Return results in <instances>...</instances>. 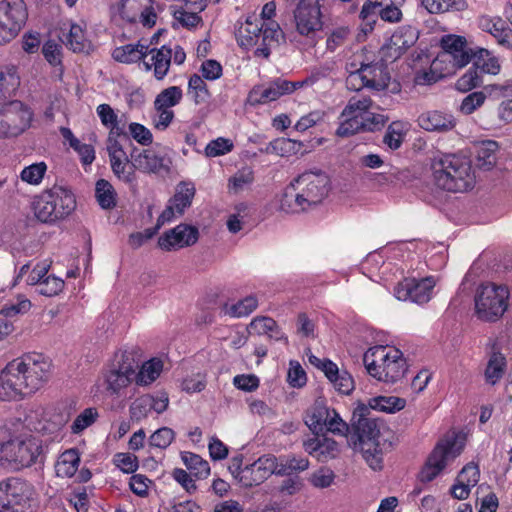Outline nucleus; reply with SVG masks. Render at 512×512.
<instances>
[{
	"label": "nucleus",
	"instance_id": "obj_27",
	"mask_svg": "<svg viewBox=\"0 0 512 512\" xmlns=\"http://www.w3.org/2000/svg\"><path fill=\"white\" fill-rule=\"evenodd\" d=\"M262 29L263 23L256 18L253 21L252 17H248L236 32L238 44L246 49L253 47L261 38Z\"/></svg>",
	"mask_w": 512,
	"mask_h": 512
},
{
	"label": "nucleus",
	"instance_id": "obj_14",
	"mask_svg": "<svg viewBox=\"0 0 512 512\" xmlns=\"http://www.w3.org/2000/svg\"><path fill=\"white\" fill-rule=\"evenodd\" d=\"M277 457L273 454H266L259 457L252 464L244 468H237V480L244 487L258 486L267 480L271 475H276Z\"/></svg>",
	"mask_w": 512,
	"mask_h": 512
},
{
	"label": "nucleus",
	"instance_id": "obj_15",
	"mask_svg": "<svg viewBox=\"0 0 512 512\" xmlns=\"http://www.w3.org/2000/svg\"><path fill=\"white\" fill-rule=\"evenodd\" d=\"M435 285L436 281L433 277H425L422 279L405 278L395 286L394 295L401 301L424 304L431 299Z\"/></svg>",
	"mask_w": 512,
	"mask_h": 512
},
{
	"label": "nucleus",
	"instance_id": "obj_1",
	"mask_svg": "<svg viewBox=\"0 0 512 512\" xmlns=\"http://www.w3.org/2000/svg\"><path fill=\"white\" fill-rule=\"evenodd\" d=\"M406 405L404 398L396 396H377L371 398L368 404L359 403L352 414V428L359 444L363 458L373 470H380L383 462V452L380 443V429L377 420L372 418L371 410L395 413Z\"/></svg>",
	"mask_w": 512,
	"mask_h": 512
},
{
	"label": "nucleus",
	"instance_id": "obj_3",
	"mask_svg": "<svg viewBox=\"0 0 512 512\" xmlns=\"http://www.w3.org/2000/svg\"><path fill=\"white\" fill-rule=\"evenodd\" d=\"M329 183L325 172L305 171L285 189L280 200L281 209L297 213L320 204L328 194Z\"/></svg>",
	"mask_w": 512,
	"mask_h": 512
},
{
	"label": "nucleus",
	"instance_id": "obj_6",
	"mask_svg": "<svg viewBox=\"0 0 512 512\" xmlns=\"http://www.w3.org/2000/svg\"><path fill=\"white\" fill-rule=\"evenodd\" d=\"M509 296L506 285L493 282L481 283L474 293L475 316L483 322H497L509 307Z\"/></svg>",
	"mask_w": 512,
	"mask_h": 512
},
{
	"label": "nucleus",
	"instance_id": "obj_35",
	"mask_svg": "<svg viewBox=\"0 0 512 512\" xmlns=\"http://www.w3.org/2000/svg\"><path fill=\"white\" fill-rule=\"evenodd\" d=\"M181 459L186 468L197 479H205L210 475L209 463L200 455L184 451L181 452Z\"/></svg>",
	"mask_w": 512,
	"mask_h": 512
},
{
	"label": "nucleus",
	"instance_id": "obj_30",
	"mask_svg": "<svg viewBox=\"0 0 512 512\" xmlns=\"http://www.w3.org/2000/svg\"><path fill=\"white\" fill-rule=\"evenodd\" d=\"M195 192L196 190L193 183L180 182L176 187L174 196L168 203L174 206L177 214L183 215L185 210L191 206Z\"/></svg>",
	"mask_w": 512,
	"mask_h": 512
},
{
	"label": "nucleus",
	"instance_id": "obj_44",
	"mask_svg": "<svg viewBox=\"0 0 512 512\" xmlns=\"http://www.w3.org/2000/svg\"><path fill=\"white\" fill-rule=\"evenodd\" d=\"M407 128L402 121H393L387 128L383 137V143L390 149L396 150L400 148L404 141Z\"/></svg>",
	"mask_w": 512,
	"mask_h": 512
},
{
	"label": "nucleus",
	"instance_id": "obj_16",
	"mask_svg": "<svg viewBox=\"0 0 512 512\" xmlns=\"http://www.w3.org/2000/svg\"><path fill=\"white\" fill-rule=\"evenodd\" d=\"M294 19L299 34L309 36L322 28L319 0H300Z\"/></svg>",
	"mask_w": 512,
	"mask_h": 512
},
{
	"label": "nucleus",
	"instance_id": "obj_8",
	"mask_svg": "<svg viewBox=\"0 0 512 512\" xmlns=\"http://www.w3.org/2000/svg\"><path fill=\"white\" fill-rule=\"evenodd\" d=\"M464 448L456 434L446 435L440 439L430 453L424 467L419 473L422 482H431L446 467L448 460L458 457Z\"/></svg>",
	"mask_w": 512,
	"mask_h": 512
},
{
	"label": "nucleus",
	"instance_id": "obj_63",
	"mask_svg": "<svg viewBox=\"0 0 512 512\" xmlns=\"http://www.w3.org/2000/svg\"><path fill=\"white\" fill-rule=\"evenodd\" d=\"M287 378L292 387H302L307 381L306 373L297 361H290Z\"/></svg>",
	"mask_w": 512,
	"mask_h": 512
},
{
	"label": "nucleus",
	"instance_id": "obj_60",
	"mask_svg": "<svg viewBox=\"0 0 512 512\" xmlns=\"http://www.w3.org/2000/svg\"><path fill=\"white\" fill-rule=\"evenodd\" d=\"M309 480L316 488H328L334 483L335 473L329 468H320L311 475Z\"/></svg>",
	"mask_w": 512,
	"mask_h": 512
},
{
	"label": "nucleus",
	"instance_id": "obj_39",
	"mask_svg": "<svg viewBox=\"0 0 512 512\" xmlns=\"http://www.w3.org/2000/svg\"><path fill=\"white\" fill-rule=\"evenodd\" d=\"M506 369V358L500 352H493L488 360L485 369V380L491 385H495L503 376Z\"/></svg>",
	"mask_w": 512,
	"mask_h": 512
},
{
	"label": "nucleus",
	"instance_id": "obj_31",
	"mask_svg": "<svg viewBox=\"0 0 512 512\" xmlns=\"http://www.w3.org/2000/svg\"><path fill=\"white\" fill-rule=\"evenodd\" d=\"M328 380L334 388L341 394L349 395L354 390V380L346 370H339L335 363H327Z\"/></svg>",
	"mask_w": 512,
	"mask_h": 512
},
{
	"label": "nucleus",
	"instance_id": "obj_34",
	"mask_svg": "<svg viewBox=\"0 0 512 512\" xmlns=\"http://www.w3.org/2000/svg\"><path fill=\"white\" fill-rule=\"evenodd\" d=\"M422 6L431 14L461 12L467 9L466 0H420Z\"/></svg>",
	"mask_w": 512,
	"mask_h": 512
},
{
	"label": "nucleus",
	"instance_id": "obj_52",
	"mask_svg": "<svg viewBox=\"0 0 512 512\" xmlns=\"http://www.w3.org/2000/svg\"><path fill=\"white\" fill-rule=\"evenodd\" d=\"M36 286V292L46 297H52L62 291L64 281L55 276H47L41 283Z\"/></svg>",
	"mask_w": 512,
	"mask_h": 512
},
{
	"label": "nucleus",
	"instance_id": "obj_22",
	"mask_svg": "<svg viewBox=\"0 0 512 512\" xmlns=\"http://www.w3.org/2000/svg\"><path fill=\"white\" fill-rule=\"evenodd\" d=\"M417 122L426 131L445 133L453 130L457 121L451 113L433 110L419 115Z\"/></svg>",
	"mask_w": 512,
	"mask_h": 512
},
{
	"label": "nucleus",
	"instance_id": "obj_26",
	"mask_svg": "<svg viewBox=\"0 0 512 512\" xmlns=\"http://www.w3.org/2000/svg\"><path fill=\"white\" fill-rule=\"evenodd\" d=\"M20 86V77L14 66L0 70V104L8 103Z\"/></svg>",
	"mask_w": 512,
	"mask_h": 512
},
{
	"label": "nucleus",
	"instance_id": "obj_42",
	"mask_svg": "<svg viewBox=\"0 0 512 512\" xmlns=\"http://www.w3.org/2000/svg\"><path fill=\"white\" fill-rule=\"evenodd\" d=\"M113 173L125 183H133L136 180L134 161L124 160L123 157L112 156L110 160Z\"/></svg>",
	"mask_w": 512,
	"mask_h": 512
},
{
	"label": "nucleus",
	"instance_id": "obj_48",
	"mask_svg": "<svg viewBox=\"0 0 512 512\" xmlns=\"http://www.w3.org/2000/svg\"><path fill=\"white\" fill-rule=\"evenodd\" d=\"M384 5L380 0H367L360 11V18L364 22V33L371 32L376 23V16L379 15V9Z\"/></svg>",
	"mask_w": 512,
	"mask_h": 512
},
{
	"label": "nucleus",
	"instance_id": "obj_4",
	"mask_svg": "<svg viewBox=\"0 0 512 512\" xmlns=\"http://www.w3.org/2000/svg\"><path fill=\"white\" fill-rule=\"evenodd\" d=\"M435 185L449 192H465L474 187L475 175L469 158L460 154H443L432 163Z\"/></svg>",
	"mask_w": 512,
	"mask_h": 512
},
{
	"label": "nucleus",
	"instance_id": "obj_17",
	"mask_svg": "<svg viewBox=\"0 0 512 512\" xmlns=\"http://www.w3.org/2000/svg\"><path fill=\"white\" fill-rule=\"evenodd\" d=\"M357 77L362 81V86L376 91L387 89L391 79L387 64L383 61L362 63L357 71L350 74L349 79Z\"/></svg>",
	"mask_w": 512,
	"mask_h": 512
},
{
	"label": "nucleus",
	"instance_id": "obj_5",
	"mask_svg": "<svg viewBox=\"0 0 512 512\" xmlns=\"http://www.w3.org/2000/svg\"><path fill=\"white\" fill-rule=\"evenodd\" d=\"M363 362L371 376L386 383L397 382L407 372L402 352L396 348L389 351L384 346L370 348L364 354Z\"/></svg>",
	"mask_w": 512,
	"mask_h": 512
},
{
	"label": "nucleus",
	"instance_id": "obj_7",
	"mask_svg": "<svg viewBox=\"0 0 512 512\" xmlns=\"http://www.w3.org/2000/svg\"><path fill=\"white\" fill-rule=\"evenodd\" d=\"M76 208L74 194L62 186L43 191L33 202L36 218L43 223H54L68 217Z\"/></svg>",
	"mask_w": 512,
	"mask_h": 512
},
{
	"label": "nucleus",
	"instance_id": "obj_49",
	"mask_svg": "<svg viewBox=\"0 0 512 512\" xmlns=\"http://www.w3.org/2000/svg\"><path fill=\"white\" fill-rule=\"evenodd\" d=\"M182 89L178 86H171L162 90L154 101L155 108H170L176 106L182 100Z\"/></svg>",
	"mask_w": 512,
	"mask_h": 512
},
{
	"label": "nucleus",
	"instance_id": "obj_36",
	"mask_svg": "<svg viewBox=\"0 0 512 512\" xmlns=\"http://www.w3.org/2000/svg\"><path fill=\"white\" fill-rule=\"evenodd\" d=\"M331 414L328 416L327 422L325 424V432H331L333 434L346 436L348 434H351L350 441L354 447V449H359V444L357 443L356 446L354 442L356 441V438L354 436V430L352 428V422L347 424L339 415V413L335 409L330 410Z\"/></svg>",
	"mask_w": 512,
	"mask_h": 512
},
{
	"label": "nucleus",
	"instance_id": "obj_38",
	"mask_svg": "<svg viewBox=\"0 0 512 512\" xmlns=\"http://www.w3.org/2000/svg\"><path fill=\"white\" fill-rule=\"evenodd\" d=\"M163 363L160 359L153 358L142 364L138 373L135 372V381L137 385H149L154 382L161 374Z\"/></svg>",
	"mask_w": 512,
	"mask_h": 512
},
{
	"label": "nucleus",
	"instance_id": "obj_23",
	"mask_svg": "<svg viewBox=\"0 0 512 512\" xmlns=\"http://www.w3.org/2000/svg\"><path fill=\"white\" fill-rule=\"evenodd\" d=\"M130 158L134 161V167L144 173H159L162 170L168 171L169 167L164 164V159L150 150L140 151L134 147Z\"/></svg>",
	"mask_w": 512,
	"mask_h": 512
},
{
	"label": "nucleus",
	"instance_id": "obj_64",
	"mask_svg": "<svg viewBox=\"0 0 512 512\" xmlns=\"http://www.w3.org/2000/svg\"><path fill=\"white\" fill-rule=\"evenodd\" d=\"M479 468L473 462L466 464L459 472L457 481L469 484L471 487L475 486L479 481Z\"/></svg>",
	"mask_w": 512,
	"mask_h": 512
},
{
	"label": "nucleus",
	"instance_id": "obj_18",
	"mask_svg": "<svg viewBox=\"0 0 512 512\" xmlns=\"http://www.w3.org/2000/svg\"><path fill=\"white\" fill-rule=\"evenodd\" d=\"M198 238L199 230L197 227L188 224H179L160 236L158 245L165 251H171L175 248L194 245L198 241Z\"/></svg>",
	"mask_w": 512,
	"mask_h": 512
},
{
	"label": "nucleus",
	"instance_id": "obj_51",
	"mask_svg": "<svg viewBox=\"0 0 512 512\" xmlns=\"http://www.w3.org/2000/svg\"><path fill=\"white\" fill-rule=\"evenodd\" d=\"M188 90L190 93H193L196 104L205 103L210 98L208 87L198 74H193L189 78Z\"/></svg>",
	"mask_w": 512,
	"mask_h": 512
},
{
	"label": "nucleus",
	"instance_id": "obj_54",
	"mask_svg": "<svg viewBox=\"0 0 512 512\" xmlns=\"http://www.w3.org/2000/svg\"><path fill=\"white\" fill-rule=\"evenodd\" d=\"M175 438V432L169 427H161L156 430L149 438V444L152 447L166 449Z\"/></svg>",
	"mask_w": 512,
	"mask_h": 512
},
{
	"label": "nucleus",
	"instance_id": "obj_58",
	"mask_svg": "<svg viewBox=\"0 0 512 512\" xmlns=\"http://www.w3.org/2000/svg\"><path fill=\"white\" fill-rule=\"evenodd\" d=\"M371 105L372 100L369 97H362L360 99L353 97L343 109L342 115H351V113L365 115L368 113V109Z\"/></svg>",
	"mask_w": 512,
	"mask_h": 512
},
{
	"label": "nucleus",
	"instance_id": "obj_50",
	"mask_svg": "<svg viewBox=\"0 0 512 512\" xmlns=\"http://www.w3.org/2000/svg\"><path fill=\"white\" fill-rule=\"evenodd\" d=\"M138 50V46L134 44H127L124 46L116 47L112 52V57L115 61L121 63H136L143 59V54Z\"/></svg>",
	"mask_w": 512,
	"mask_h": 512
},
{
	"label": "nucleus",
	"instance_id": "obj_10",
	"mask_svg": "<svg viewBox=\"0 0 512 512\" xmlns=\"http://www.w3.org/2000/svg\"><path fill=\"white\" fill-rule=\"evenodd\" d=\"M116 363L106 376L107 389L118 394L121 389L127 387L135 379V371L140 366V358L137 351H123L115 355Z\"/></svg>",
	"mask_w": 512,
	"mask_h": 512
},
{
	"label": "nucleus",
	"instance_id": "obj_28",
	"mask_svg": "<svg viewBox=\"0 0 512 512\" xmlns=\"http://www.w3.org/2000/svg\"><path fill=\"white\" fill-rule=\"evenodd\" d=\"M250 330L259 335H267L270 339L280 341L284 340L288 343V339L284 332L280 329L277 322L270 317H256L249 325Z\"/></svg>",
	"mask_w": 512,
	"mask_h": 512
},
{
	"label": "nucleus",
	"instance_id": "obj_20",
	"mask_svg": "<svg viewBox=\"0 0 512 512\" xmlns=\"http://www.w3.org/2000/svg\"><path fill=\"white\" fill-rule=\"evenodd\" d=\"M288 80L276 78L269 82L267 86L259 85L253 87L248 94V102L252 106L265 104L279 99L281 96L289 94Z\"/></svg>",
	"mask_w": 512,
	"mask_h": 512
},
{
	"label": "nucleus",
	"instance_id": "obj_57",
	"mask_svg": "<svg viewBox=\"0 0 512 512\" xmlns=\"http://www.w3.org/2000/svg\"><path fill=\"white\" fill-rule=\"evenodd\" d=\"M129 411L132 420L140 421L145 418L151 411L149 394L143 395L132 402Z\"/></svg>",
	"mask_w": 512,
	"mask_h": 512
},
{
	"label": "nucleus",
	"instance_id": "obj_47",
	"mask_svg": "<svg viewBox=\"0 0 512 512\" xmlns=\"http://www.w3.org/2000/svg\"><path fill=\"white\" fill-rule=\"evenodd\" d=\"M340 117L343 118V121L340 122L336 130V135L338 137H349L363 131V120L361 115L351 113V115L341 114Z\"/></svg>",
	"mask_w": 512,
	"mask_h": 512
},
{
	"label": "nucleus",
	"instance_id": "obj_45",
	"mask_svg": "<svg viewBox=\"0 0 512 512\" xmlns=\"http://www.w3.org/2000/svg\"><path fill=\"white\" fill-rule=\"evenodd\" d=\"M80 455L76 449L65 451L57 463V472L66 477H72L78 470Z\"/></svg>",
	"mask_w": 512,
	"mask_h": 512
},
{
	"label": "nucleus",
	"instance_id": "obj_53",
	"mask_svg": "<svg viewBox=\"0 0 512 512\" xmlns=\"http://www.w3.org/2000/svg\"><path fill=\"white\" fill-rule=\"evenodd\" d=\"M98 412L95 408H86L81 412L73 421L71 425V432L79 434L87 427L91 426L97 419Z\"/></svg>",
	"mask_w": 512,
	"mask_h": 512
},
{
	"label": "nucleus",
	"instance_id": "obj_19",
	"mask_svg": "<svg viewBox=\"0 0 512 512\" xmlns=\"http://www.w3.org/2000/svg\"><path fill=\"white\" fill-rule=\"evenodd\" d=\"M443 53L440 57L449 61L456 68H462L471 61V49L467 46L464 37L458 35H445L441 39Z\"/></svg>",
	"mask_w": 512,
	"mask_h": 512
},
{
	"label": "nucleus",
	"instance_id": "obj_62",
	"mask_svg": "<svg viewBox=\"0 0 512 512\" xmlns=\"http://www.w3.org/2000/svg\"><path fill=\"white\" fill-rule=\"evenodd\" d=\"M485 99L486 95L483 92H472L463 99L460 110L463 114L469 115L480 107Z\"/></svg>",
	"mask_w": 512,
	"mask_h": 512
},
{
	"label": "nucleus",
	"instance_id": "obj_11",
	"mask_svg": "<svg viewBox=\"0 0 512 512\" xmlns=\"http://www.w3.org/2000/svg\"><path fill=\"white\" fill-rule=\"evenodd\" d=\"M28 17L23 0H3L0 2V45L13 40Z\"/></svg>",
	"mask_w": 512,
	"mask_h": 512
},
{
	"label": "nucleus",
	"instance_id": "obj_2",
	"mask_svg": "<svg viewBox=\"0 0 512 512\" xmlns=\"http://www.w3.org/2000/svg\"><path fill=\"white\" fill-rule=\"evenodd\" d=\"M49 372L50 364L41 354L12 360L0 373V400H20L35 393L48 380Z\"/></svg>",
	"mask_w": 512,
	"mask_h": 512
},
{
	"label": "nucleus",
	"instance_id": "obj_40",
	"mask_svg": "<svg viewBox=\"0 0 512 512\" xmlns=\"http://www.w3.org/2000/svg\"><path fill=\"white\" fill-rule=\"evenodd\" d=\"M95 197L102 209L110 210L116 206V192L111 183L99 179L95 184Z\"/></svg>",
	"mask_w": 512,
	"mask_h": 512
},
{
	"label": "nucleus",
	"instance_id": "obj_24",
	"mask_svg": "<svg viewBox=\"0 0 512 512\" xmlns=\"http://www.w3.org/2000/svg\"><path fill=\"white\" fill-rule=\"evenodd\" d=\"M479 26L493 35L500 45L512 48V30L502 18L481 17Z\"/></svg>",
	"mask_w": 512,
	"mask_h": 512
},
{
	"label": "nucleus",
	"instance_id": "obj_25",
	"mask_svg": "<svg viewBox=\"0 0 512 512\" xmlns=\"http://www.w3.org/2000/svg\"><path fill=\"white\" fill-rule=\"evenodd\" d=\"M150 52L155 53L151 57V63L144 62L145 69L149 71L153 68L154 77L157 80H163L168 74L171 65L172 48L167 45H163L159 49L152 48Z\"/></svg>",
	"mask_w": 512,
	"mask_h": 512
},
{
	"label": "nucleus",
	"instance_id": "obj_13",
	"mask_svg": "<svg viewBox=\"0 0 512 512\" xmlns=\"http://www.w3.org/2000/svg\"><path fill=\"white\" fill-rule=\"evenodd\" d=\"M32 115L21 101L5 103L0 109V137H16L23 133L30 126Z\"/></svg>",
	"mask_w": 512,
	"mask_h": 512
},
{
	"label": "nucleus",
	"instance_id": "obj_21",
	"mask_svg": "<svg viewBox=\"0 0 512 512\" xmlns=\"http://www.w3.org/2000/svg\"><path fill=\"white\" fill-rule=\"evenodd\" d=\"M303 446L307 453L322 463L335 459L340 454L338 443L334 439L326 437L324 433L322 437L315 435L314 438L304 441Z\"/></svg>",
	"mask_w": 512,
	"mask_h": 512
},
{
	"label": "nucleus",
	"instance_id": "obj_12",
	"mask_svg": "<svg viewBox=\"0 0 512 512\" xmlns=\"http://www.w3.org/2000/svg\"><path fill=\"white\" fill-rule=\"evenodd\" d=\"M42 454L41 440L36 437H28L26 439H11L10 443L5 446L4 459L12 464L13 469L20 470L30 467L38 461Z\"/></svg>",
	"mask_w": 512,
	"mask_h": 512
},
{
	"label": "nucleus",
	"instance_id": "obj_61",
	"mask_svg": "<svg viewBox=\"0 0 512 512\" xmlns=\"http://www.w3.org/2000/svg\"><path fill=\"white\" fill-rule=\"evenodd\" d=\"M114 462L124 473L131 474L138 469V458L130 453H117Z\"/></svg>",
	"mask_w": 512,
	"mask_h": 512
},
{
	"label": "nucleus",
	"instance_id": "obj_41",
	"mask_svg": "<svg viewBox=\"0 0 512 512\" xmlns=\"http://www.w3.org/2000/svg\"><path fill=\"white\" fill-rule=\"evenodd\" d=\"M66 46L76 53H88L91 48V42L86 38L85 32L80 25L72 24L66 37Z\"/></svg>",
	"mask_w": 512,
	"mask_h": 512
},
{
	"label": "nucleus",
	"instance_id": "obj_46",
	"mask_svg": "<svg viewBox=\"0 0 512 512\" xmlns=\"http://www.w3.org/2000/svg\"><path fill=\"white\" fill-rule=\"evenodd\" d=\"M257 308V299L254 296H247L235 304L223 305V312L231 317H244L252 313Z\"/></svg>",
	"mask_w": 512,
	"mask_h": 512
},
{
	"label": "nucleus",
	"instance_id": "obj_59",
	"mask_svg": "<svg viewBox=\"0 0 512 512\" xmlns=\"http://www.w3.org/2000/svg\"><path fill=\"white\" fill-rule=\"evenodd\" d=\"M233 149V143L226 138L219 137L208 143L205 148V153L208 157H216L224 155Z\"/></svg>",
	"mask_w": 512,
	"mask_h": 512
},
{
	"label": "nucleus",
	"instance_id": "obj_32",
	"mask_svg": "<svg viewBox=\"0 0 512 512\" xmlns=\"http://www.w3.org/2000/svg\"><path fill=\"white\" fill-rule=\"evenodd\" d=\"M309 468V460L298 456H280L277 457V467L275 469L277 476H290L293 473L303 472Z\"/></svg>",
	"mask_w": 512,
	"mask_h": 512
},
{
	"label": "nucleus",
	"instance_id": "obj_43",
	"mask_svg": "<svg viewBox=\"0 0 512 512\" xmlns=\"http://www.w3.org/2000/svg\"><path fill=\"white\" fill-rule=\"evenodd\" d=\"M153 0H121L119 12L123 19L135 23L138 14L146 8H150Z\"/></svg>",
	"mask_w": 512,
	"mask_h": 512
},
{
	"label": "nucleus",
	"instance_id": "obj_33",
	"mask_svg": "<svg viewBox=\"0 0 512 512\" xmlns=\"http://www.w3.org/2000/svg\"><path fill=\"white\" fill-rule=\"evenodd\" d=\"M498 144L496 141L488 140L482 142L476 148V164L480 169L490 170L497 161L496 152Z\"/></svg>",
	"mask_w": 512,
	"mask_h": 512
},
{
	"label": "nucleus",
	"instance_id": "obj_56",
	"mask_svg": "<svg viewBox=\"0 0 512 512\" xmlns=\"http://www.w3.org/2000/svg\"><path fill=\"white\" fill-rule=\"evenodd\" d=\"M481 75L474 68L470 67L468 71L460 77L456 82L457 90L467 92L479 85H481Z\"/></svg>",
	"mask_w": 512,
	"mask_h": 512
},
{
	"label": "nucleus",
	"instance_id": "obj_29",
	"mask_svg": "<svg viewBox=\"0 0 512 512\" xmlns=\"http://www.w3.org/2000/svg\"><path fill=\"white\" fill-rule=\"evenodd\" d=\"M330 410V408L326 407L321 402L316 401L311 410L307 413L305 424L313 434L320 435L325 432V424L328 416L331 414Z\"/></svg>",
	"mask_w": 512,
	"mask_h": 512
},
{
	"label": "nucleus",
	"instance_id": "obj_55",
	"mask_svg": "<svg viewBox=\"0 0 512 512\" xmlns=\"http://www.w3.org/2000/svg\"><path fill=\"white\" fill-rule=\"evenodd\" d=\"M47 166L44 162L34 163L25 167L21 172V179L29 184H39L46 172Z\"/></svg>",
	"mask_w": 512,
	"mask_h": 512
},
{
	"label": "nucleus",
	"instance_id": "obj_9",
	"mask_svg": "<svg viewBox=\"0 0 512 512\" xmlns=\"http://www.w3.org/2000/svg\"><path fill=\"white\" fill-rule=\"evenodd\" d=\"M34 489L26 480L10 477L0 482V512H25Z\"/></svg>",
	"mask_w": 512,
	"mask_h": 512
},
{
	"label": "nucleus",
	"instance_id": "obj_37",
	"mask_svg": "<svg viewBox=\"0 0 512 512\" xmlns=\"http://www.w3.org/2000/svg\"><path fill=\"white\" fill-rule=\"evenodd\" d=\"M418 31L412 26L399 27L390 37L392 45L399 49L400 52L405 53L412 47L418 40Z\"/></svg>",
	"mask_w": 512,
	"mask_h": 512
}]
</instances>
